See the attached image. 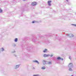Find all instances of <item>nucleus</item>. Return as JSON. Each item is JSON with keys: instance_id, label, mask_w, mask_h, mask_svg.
Instances as JSON below:
<instances>
[{"instance_id": "obj_1", "label": "nucleus", "mask_w": 76, "mask_h": 76, "mask_svg": "<svg viewBox=\"0 0 76 76\" xmlns=\"http://www.w3.org/2000/svg\"><path fill=\"white\" fill-rule=\"evenodd\" d=\"M39 39V37H37L36 38H35V37H33L32 39V41H33V42L38 41Z\"/></svg>"}, {"instance_id": "obj_2", "label": "nucleus", "mask_w": 76, "mask_h": 76, "mask_svg": "<svg viewBox=\"0 0 76 76\" xmlns=\"http://www.w3.org/2000/svg\"><path fill=\"white\" fill-rule=\"evenodd\" d=\"M68 67L73 68V65L72 63H70L68 65Z\"/></svg>"}, {"instance_id": "obj_3", "label": "nucleus", "mask_w": 76, "mask_h": 76, "mask_svg": "<svg viewBox=\"0 0 76 76\" xmlns=\"http://www.w3.org/2000/svg\"><path fill=\"white\" fill-rule=\"evenodd\" d=\"M19 66H20V65H16L14 66V69H18L19 67Z\"/></svg>"}, {"instance_id": "obj_4", "label": "nucleus", "mask_w": 76, "mask_h": 76, "mask_svg": "<svg viewBox=\"0 0 76 76\" xmlns=\"http://www.w3.org/2000/svg\"><path fill=\"white\" fill-rule=\"evenodd\" d=\"M37 3L36 2H33L32 3V6H36V5H37Z\"/></svg>"}, {"instance_id": "obj_5", "label": "nucleus", "mask_w": 76, "mask_h": 76, "mask_svg": "<svg viewBox=\"0 0 76 76\" xmlns=\"http://www.w3.org/2000/svg\"><path fill=\"white\" fill-rule=\"evenodd\" d=\"M51 1H48V5L49 6H51Z\"/></svg>"}, {"instance_id": "obj_6", "label": "nucleus", "mask_w": 76, "mask_h": 76, "mask_svg": "<svg viewBox=\"0 0 76 76\" xmlns=\"http://www.w3.org/2000/svg\"><path fill=\"white\" fill-rule=\"evenodd\" d=\"M67 36L69 37H73V35L72 34H67Z\"/></svg>"}, {"instance_id": "obj_7", "label": "nucleus", "mask_w": 76, "mask_h": 76, "mask_svg": "<svg viewBox=\"0 0 76 76\" xmlns=\"http://www.w3.org/2000/svg\"><path fill=\"white\" fill-rule=\"evenodd\" d=\"M66 2L68 4L70 5L71 4V3L70 2V0H66Z\"/></svg>"}, {"instance_id": "obj_8", "label": "nucleus", "mask_w": 76, "mask_h": 76, "mask_svg": "<svg viewBox=\"0 0 76 76\" xmlns=\"http://www.w3.org/2000/svg\"><path fill=\"white\" fill-rule=\"evenodd\" d=\"M49 56H50V54L47 55L46 54H44L43 56L44 57H49Z\"/></svg>"}, {"instance_id": "obj_9", "label": "nucleus", "mask_w": 76, "mask_h": 76, "mask_svg": "<svg viewBox=\"0 0 76 76\" xmlns=\"http://www.w3.org/2000/svg\"><path fill=\"white\" fill-rule=\"evenodd\" d=\"M33 62H34V63H37V64H39V62H38V61L36 60H33Z\"/></svg>"}, {"instance_id": "obj_10", "label": "nucleus", "mask_w": 76, "mask_h": 76, "mask_svg": "<svg viewBox=\"0 0 76 76\" xmlns=\"http://www.w3.org/2000/svg\"><path fill=\"white\" fill-rule=\"evenodd\" d=\"M0 50L1 51H2V52H3L5 50L4 48H0Z\"/></svg>"}, {"instance_id": "obj_11", "label": "nucleus", "mask_w": 76, "mask_h": 76, "mask_svg": "<svg viewBox=\"0 0 76 76\" xmlns=\"http://www.w3.org/2000/svg\"><path fill=\"white\" fill-rule=\"evenodd\" d=\"M43 51L44 53H47L48 51L47 49H45Z\"/></svg>"}, {"instance_id": "obj_12", "label": "nucleus", "mask_w": 76, "mask_h": 76, "mask_svg": "<svg viewBox=\"0 0 76 76\" xmlns=\"http://www.w3.org/2000/svg\"><path fill=\"white\" fill-rule=\"evenodd\" d=\"M57 58L58 60H63V59H61V57H58Z\"/></svg>"}, {"instance_id": "obj_13", "label": "nucleus", "mask_w": 76, "mask_h": 76, "mask_svg": "<svg viewBox=\"0 0 76 76\" xmlns=\"http://www.w3.org/2000/svg\"><path fill=\"white\" fill-rule=\"evenodd\" d=\"M18 38H16L14 39V41L15 42H18Z\"/></svg>"}, {"instance_id": "obj_14", "label": "nucleus", "mask_w": 76, "mask_h": 76, "mask_svg": "<svg viewBox=\"0 0 76 76\" xmlns=\"http://www.w3.org/2000/svg\"><path fill=\"white\" fill-rule=\"evenodd\" d=\"M47 62L45 60L43 61V64H46V63H47Z\"/></svg>"}, {"instance_id": "obj_15", "label": "nucleus", "mask_w": 76, "mask_h": 76, "mask_svg": "<svg viewBox=\"0 0 76 76\" xmlns=\"http://www.w3.org/2000/svg\"><path fill=\"white\" fill-rule=\"evenodd\" d=\"M69 71H70L71 72H72V71H73V69H72L71 68H69L68 69Z\"/></svg>"}, {"instance_id": "obj_16", "label": "nucleus", "mask_w": 76, "mask_h": 76, "mask_svg": "<svg viewBox=\"0 0 76 76\" xmlns=\"http://www.w3.org/2000/svg\"><path fill=\"white\" fill-rule=\"evenodd\" d=\"M42 69H45V66H43L42 67Z\"/></svg>"}, {"instance_id": "obj_17", "label": "nucleus", "mask_w": 76, "mask_h": 76, "mask_svg": "<svg viewBox=\"0 0 76 76\" xmlns=\"http://www.w3.org/2000/svg\"><path fill=\"white\" fill-rule=\"evenodd\" d=\"M12 46L13 47H16V44H12Z\"/></svg>"}, {"instance_id": "obj_18", "label": "nucleus", "mask_w": 76, "mask_h": 76, "mask_svg": "<svg viewBox=\"0 0 76 76\" xmlns=\"http://www.w3.org/2000/svg\"><path fill=\"white\" fill-rule=\"evenodd\" d=\"M3 12V10H2L1 9H0V13H1Z\"/></svg>"}, {"instance_id": "obj_19", "label": "nucleus", "mask_w": 76, "mask_h": 76, "mask_svg": "<svg viewBox=\"0 0 76 76\" xmlns=\"http://www.w3.org/2000/svg\"><path fill=\"white\" fill-rule=\"evenodd\" d=\"M72 26H74L76 27V24H72Z\"/></svg>"}, {"instance_id": "obj_20", "label": "nucleus", "mask_w": 76, "mask_h": 76, "mask_svg": "<svg viewBox=\"0 0 76 76\" xmlns=\"http://www.w3.org/2000/svg\"><path fill=\"white\" fill-rule=\"evenodd\" d=\"M49 56H50V57H53V54H51V55H49Z\"/></svg>"}, {"instance_id": "obj_21", "label": "nucleus", "mask_w": 76, "mask_h": 76, "mask_svg": "<svg viewBox=\"0 0 76 76\" xmlns=\"http://www.w3.org/2000/svg\"><path fill=\"white\" fill-rule=\"evenodd\" d=\"M39 75H34L33 76H39Z\"/></svg>"}, {"instance_id": "obj_22", "label": "nucleus", "mask_w": 76, "mask_h": 76, "mask_svg": "<svg viewBox=\"0 0 76 76\" xmlns=\"http://www.w3.org/2000/svg\"><path fill=\"white\" fill-rule=\"evenodd\" d=\"M48 64H51V62H48Z\"/></svg>"}, {"instance_id": "obj_23", "label": "nucleus", "mask_w": 76, "mask_h": 76, "mask_svg": "<svg viewBox=\"0 0 76 76\" xmlns=\"http://www.w3.org/2000/svg\"><path fill=\"white\" fill-rule=\"evenodd\" d=\"M69 58L70 60H71V59H72V57H71V56H69Z\"/></svg>"}, {"instance_id": "obj_24", "label": "nucleus", "mask_w": 76, "mask_h": 76, "mask_svg": "<svg viewBox=\"0 0 76 76\" xmlns=\"http://www.w3.org/2000/svg\"><path fill=\"white\" fill-rule=\"evenodd\" d=\"M14 56H15V57H17V56L16 55L14 54Z\"/></svg>"}, {"instance_id": "obj_25", "label": "nucleus", "mask_w": 76, "mask_h": 76, "mask_svg": "<svg viewBox=\"0 0 76 76\" xmlns=\"http://www.w3.org/2000/svg\"><path fill=\"white\" fill-rule=\"evenodd\" d=\"M35 23V21H33L32 22V23Z\"/></svg>"}, {"instance_id": "obj_26", "label": "nucleus", "mask_w": 76, "mask_h": 76, "mask_svg": "<svg viewBox=\"0 0 76 76\" xmlns=\"http://www.w3.org/2000/svg\"><path fill=\"white\" fill-rule=\"evenodd\" d=\"M23 0V1H25V0Z\"/></svg>"}, {"instance_id": "obj_27", "label": "nucleus", "mask_w": 76, "mask_h": 76, "mask_svg": "<svg viewBox=\"0 0 76 76\" xmlns=\"http://www.w3.org/2000/svg\"><path fill=\"white\" fill-rule=\"evenodd\" d=\"M75 14L76 15V12L75 13Z\"/></svg>"}, {"instance_id": "obj_28", "label": "nucleus", "mask_w": 76, "mask_h": 76, "mask_svg": "<svg viewBox=\"0 0 76 76\" xmlns=\"http://www.w3.org/2000/svg\"><path fill=\"white\" fill-rule=\"evenodd\" d=\"M71 76H73V75H71Z\"/></svg>"}]
</instances>
